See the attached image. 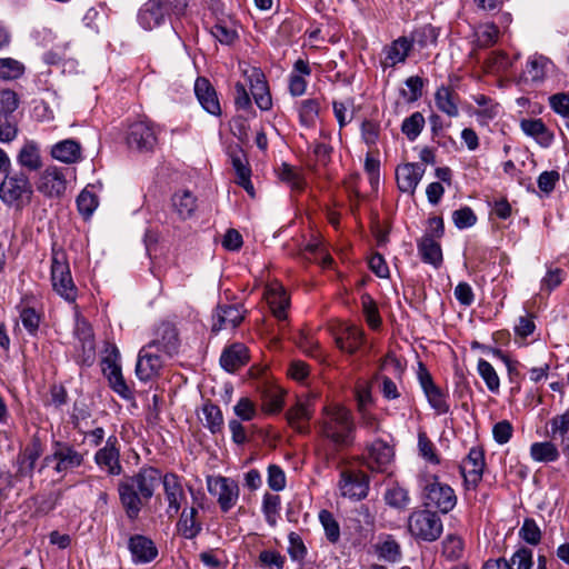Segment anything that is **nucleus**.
<instances>
[{
  "instance_id": "f257e3e1",
  "label": "nucleus",
  "mask_w": 569,
  "mask_h": 569,
  "mask_svg": "<svg viewBox=\"0 0 569 569\" xmlns=\"http://www.w3.org/2000/svg\"><path fill=\"white\" fill-rule=\"evenodd\" d=\"M162 485L164 499L168 502L166 513L169 518L176 516L187 497L182 478L174 472H166L153 466L144 465L136 473L124 476L117 485L120 505L127 519L134 522L141 510L154 496L156 489Z\"/></svg>"
},
{
  "instance_id": "f03ea898",
  "label": "nucleus",
  "mask_w": 569,
  "mask_h": 569,
  "mask_svg": "<svg viewBox=\"0 0 569 569\" xmlns=\"http://www.w3.org/2000/svg\"><path fill=\"white\" fill-rule=\"evenodd\" d=\"M320 438L319 453L327 465L338 460L339 455L353 446L357 426L352 412L342 405L331 403L322 408L317 425Z\"/></svg>"
},
{
  "instance_id": "7ed1b4c3",
  "label": "nucleus",
  "mask_w": 569,
  "mask_h": 569,
  "mask_svg": "<svg viewBox=\"0 0 569 569\" xmlns=\"http://www.w3.org/2000/svg\"><path fill=\"white\" fill-rule=\"evenodd\" d=\"M50 278L57 295L68 302H76L78 289L71 276L68 254L57 242L51 246Z\"/></svg>"
},
{
  "instance_id": "20e7f679",
  "label": "nucleus",
  "mask_w": 569,
  "mask_h": 569,
  "mask_svg": "<svg viewBox=\"0 0 569 569\" xmlns=\"http://www.w3.org/2000/svg\"><path fill=\"white\" fill-rule=\"evenodd\" d=\"M33 197V186L23 170L7 172L0 183V200L16 210L29 206Z\"/></svg>"
},
{
  "instance_id": "39448f33",
  "label": "nucleus",
  "mask_w": 569,
  "mask_h": 569,
  "mask_svg": "<svg viewBox=\"0 0 569 569\" xmlns=\"http://www.w3.org/2000/svg\"><path fill=\"white\" fill-rule=\"evenodd\" d=\"M86 453L80 452L68 441L52 440L51 453L43 457L39 472L52 466L56 473L66 476L84 463Z\"/></svg>"
},
{
  "instance_id": "423d86ee",
  "label": "nucleus",
  "mask_w": 569,
  "mask_h": 569,
  "mask_svg": "<svg viewBox=\"0 0 569 569\" xmlns=\"http://www.w3.org/2000/svg\"><path fill=\"white\" fill-rule=\"evenodd\" d=\"M407 528L417 541L433 542L443 531V523L438 512L428 508L413 510L407 521Z\"/></svg>"
},
{
  "instance_id": "0eeeda50",
  "label": "nucleus",
  "mask_w": 569,
  "mask_h": 569,
  "mask_svg": "<svg viewBox=\"0 0 569 569\" xmlns=\"http://www.w3.org/2000/svg\"><path fill=\"white\" fill-rule=\"evenodd\" d=\"M422 497L428 509L436 508L443 515L450 512L457 505L455 490L449 485L440 482L437 476L427 480Z\"/></svg>"
},
{
  "instance_id": "6e6552de",
  "label": "nucleus",
  "mask_w": 569,
  "mask_h": 569,
  "mask_svg": "<svg viewBox=\"0 0 569 569\" xmlns=\"http://www.w3.org/2000/svg\"><path fill=\"white\" fill-rule=\"evenodd\" d=\"M207 489L211 496L217 497V502L222 512L231 510L239 499V486L232 478L208 476Z\"/></svg>"
},
{
  "instance_id": "1a4fd4ad",
  "label": "nucleus",
  "mask_w": 569,
  "mask_h": 569,
  "mask_svg": "<svg viewBox=\"0 0 569 569\" xmlns=\"http://www.w3.org/2000/svg\"><path fill=\"white\" fill-rule=\"evenodd\" d=\"M120 441L116 435H110L102 447L93 455V461L97 467L108 476H120L123 467L120 460Z\"/></svg>"
},
{
  "instance_id": "9d476101",
  "label": "nucleus",
  "mask_w": 569,
  "mask_h": 569,
  "mask_svg": "<svg viewBox=\"0 0 569 569\" xmlns=\"http://www.w3.org/2000/svg\"><path fill=\"white\" fill-rule=\"evenodd\" d=\"M68 168L48 166L39 176L37 190L49 199L61 198L67 190Z\"/></svg>"
},
{
  "instance_id": "9b49d317",
  "label": "nucleus",
  "mask_w": 569,
  "mask_h": 569,
  "mask_svg": "<svg viewBox=\"0 0 569 569\" xmlns=\"http://www.w3.org/2000/svg\"><path fill=\"white\" fill-rule=\"evenodd\" d=\"M164 357L167 356L154 349V343L143 346L138 353L136 365L138 379L147 382L159 376L164 363Z\"/></svg>"
},
{
  "instance_id": "f8f14e48",
  "label": "nucleus",
  "mask_w": 569,
  "mask_h": 569,
  "mask_svg": "<svg viewBox=\"0 0 569 569\" xmlns=\"http://www.w3.org/2000/svg\"><path fill=\"white\" fill-rule=\"evenodd\" d=\"M43 453V443L38 435H33L30 442L21 449L16 457L17 471L14 477L32 478L36 463Z\"/></svg>"
},
{
  "instance_id": "ddd939ff",
  "label": "nucleus",
  "mask_w": 569,
  "mask_h": 569,
  "mask_svg": "<svg viewBox=\"0 0 569 569\" xmlns=\"http://www.w3.org/2000/svg\"><path fill=\"white\" fill-rule=\"evenodd\" d=\"M243 76L248 79L250 90L257 107L262 111L272 108V98L269 90L268 81L260 68L247 66L242 69Z\"/></svg>"
},
{
  "instance_id": "4468645a",
  "label": "nucleus",
  "mask_w": 569,
  "mask_h": 569,
  "mask_svg": "<svg viewBox=\"0 0 569 569\" xmlns=\"http://www.w3.org/2000/svg\"><path fill=\"white\" fill-rule=\"evenodd\" d=\"M127 144L139 152L153 151L157 144L154 128L147 121H137L129 126L127 131Z\"/></svg>"
},
{
  "instance_id": "2eb2a0df",
  "label": "nucleus",
  "mask_w": 569,
  "mask_h": 569,
  "mask_svg": "<svg viewBox=\"0 0 569 569\" xmlns=\"http://www.w3.org/2000/svg\"><path fill=\"white\" fill-rule=\"evenodd\" d=\"M339 489L343 497L362 500L368 496L369 477L359 470H343L340 473Z\"/></svg>"
},
{
  "instance_id": "dca6fc26",
  "label": "nucleus",
  "mask_w": 569,
  "mask_h": 569,
  "mask_svg": "<svg viewBox=\"0 0 569 569\" xmlns=\"http://www.w3.org/2000/svg\"><path fill=\"white\" fill-rule=\"evenodd\" d=\"M553 62L546 56L535 53L526 62V67L519 76V82L523 84H541L553 70Z\"/></svg>"
},
{
  "instance_id": "f3484780",
  "label": "nucleus",
  "mask_w": 569,
  "mask_h": 569,
  "mask_svg": "<svg viewBox=\"0 0 569 569\" xmlns=\"http://www.w3.org/2000/svg\"><path fill=\"white\" fill-rule=\"evenodd\" d=\"M228 156L237 176L236 183L242 187L249 196L254 197L251 169L243 149L239 144L230 146L228 148Z\"/></svg>"
},
{
  "instance_id": "a211bd4d",
  "label": "nucleus",
  "mask_w": 569,
  "mask_h": 569,
  "mask_svg": "<svg viewBox=\"0 0 569 569\" xmlns=\"http://www.w3.org/2000/svg\"><path fill=\"white\" fill-rule=\"evenodd\" d=\"M466 463L470 465L471 469L466 470V467H460L465 487L467 489L476 490L482 480V475L486 467L485 450L479 446L470 448L466 458Z\"/></svg>"
},
{
  "instance_id": "6ab92c4d",
  "label": "nucleus",
  "mask_w": 569,
  "mask_h": 569,
  "mask_svg": "<svg viewBox=\"0 0 569 569\" xmlns=\"http://www.w3.org/2000/svg\"><path fill=\"white\" fill-rule=\"evenodd\" d=\"M128 549L132 561L137 565L149 563L158 557V548L153 540L144 535H133L129 538Z\"/></svg>"
},
{
  "instance_id": "aec40b11",
  "label": "nucleus",
  "mask_w": 569,
  "mask_h": 569,
  "mask_svg": "<svg viewBox=\"0 0 569 569\" xmlns=\"http://www.w3.org/2000/svg\"><path fill=\"white\" fill-rule=\"evenodd\" d=\"M154 349L171 358L178 352L180 340L176 326L169 321L161 322L156 330Z\"/></svg>"
},
{
  "instance_id": "412c9836",
  "label": "nucleus",
  "mask_w": 569,
  "mask_h": 569,
  "mask_svg": "<svg viewBox=\"0 0 569 569\" xmlns=\"http://www.w3.org/2000/svg\"><path fill=\"white\" fill-rule=\"evenodd\" d=\"M243 320V313L238 305H219L212 316V331L234 329Z\"/></svg>"
},
{
  "instance_id": "4be33fe9",
  "label": "nucleus",
  "mask_w": 569,
  "mask_h": 569,
  "mask_svg": "<svg viewBox=\"0 0 569 569\" xmlns=\"http://www.w3.org/2000/svg\"><path fill=\"white\" fill-rule=\"evenodd\" d=\"M425 169L419 163H405L396 169V180L401 192L413 194Z\"/></svg>"
},
{
  "instance_id": "5701e85b",
  "label": "nucleus",
  "mask_w": 569,
  "mask_h": 569,
  "mask_svg": "<svg viewBox=\"0 0 569 569\" xmlns=\"http://www.w3.org/2000/svg\"><path fill=\"white\" fill-rule=\"evenodd\" d=\"M194 93L201 107L212 116L221 114V106L216 89L207 78L199 77L194 82Z\"/></svg>"
},
{
  "instance_id": "b1692460",
  "label": "nucleus",
  "mask_w": 569,
  "mask_h": 569,
  "mask_svg": "<svg viewBox=\"0 0 569 569\" xmlns=\"http://www.w3.org/2000/svg\"><path fill=\"white\" fill-rule=\"evenodd\" d=\"M168 13L167 6L160 0H148L138 13V21L146 30H152L164 22Z\"/></svg>"
},
{
  "instance_id": "393cba45",
  "label": "nucleus",
  "mask_w": 569,
  "mask_h": 569,
  "mask_svg": "<svg viewBox=\"0 0 569 569\" xmlns=\"http://www.w3.org/2000/svg\"><path fill=\"white\" fill-rule=\"evenodd\" d=\"M171 208L178 218L184 221L194 216L198 209V199L188 189L178 190L171 196Z\"/></svg>"
},
{
  "instance_id": "a878e982",
  "label": "nucleus",
  "mask_w": 569,
  "mask_h": 569,
  "mask_svg": "<svg viewBox=\"0 0 569 569\" xmlns=\"http://www.w3.org/2000/svg\"><path fill=\"white\" fill-rule=\"evenodd\" d=\"M258 392L264 412L278 413L282 410L284 391L280 387L264 382L258 388Z\"/></svg>"
},
{
  "instance_id": "bb28decb",
  "label": "nucleus",
  "mask_w": 569,
  "mask_h": 569,
  "mask_svg": "<svg viewBox=\"0 0 569 569\" xmlns=\"http://www.w3.org/2000/svg\"><path fill=\"white\" fill-rule=\"evenodd\" d=\"M459 94L449 86L442 84L435 92L437 109L449 118H457L459 116Z\"/></svg>"
},
{
  "instance_id": "cd10ccee",
  "label": "nucleus",
  "mask_w": 569,
  "mask_h": 569,
  "mask_svg": "<svg viewBox=\"0 0 569 569\" xmlns=\"http://www.w3.org/2000/svg\"><path fill=\"white\" fill-rule=\"evenodd\" d=\"M411 50L412 41H409L408 37H399L383 48L385 61L382 64L385 67H395L398 63H403Z\"/></svg>"
},
{
  "instance_id": "c85d7f7f",
  "label": "nucleus",
  "mask_w": 569,
  "mask_h": 569,
  "mask_svg": "<svg viewBox=\"0 0 569 569\" xmlns=\"http://www.w3.org/2000/svg\"><path fill=\"white\" fill-rule=\"evenodd\" d=\"M311 74L309 62L298 59L293 63V68L288 79V90L292 97H301L306 93L308 82L305 77Z\"/></svg>"
},
{
  "instance_id": "c756f323",
  "label": "nucleus",
  "mask_w": 569,
  "mask_h": 569,
  "mask_svg": "<svg viewBox=\"0 0 569 569\" xmlns=\"http://www.w3.org/2000/svg\"><path fill=\"white\" fill-rule=\"evenodd\" d=\"M178 533L188 540H193L202 531V522L198 519V509H183L176 525Z\"/></svg>"
},
{
  "instance_id": "7c9ffc66",
  "label": "nucleus",
  "mask_w": 569,
  "mask_h": 569,
  "mask_svg": "<svg viewBox=\"0 0 569 569\" xmlns=\"http://www.w3.org/2000/svg\"><path fill=\"white\" fill-rule=\"evenodd\" d=\"M366 336L357 326H347L336 338L337 347L349 355H355L363 346Z\"/></svg>"
},
{
  "instance_id": "2f4dec72",
  "label": "nucleus",
  "mask_w": 569,
  "mask_h": 569,
  "mask_svg": "<svg viewBox=\"0 0 569 569\" xmlns=\"http://www.w3.org/2000/svg\"><path fill=\"white\" fill-rule=\"evenodd\" d=\"M417 249L425 263L431 264L435 268H439L442 264L443 257L441 246L431 234H423L417 241Z\"/></svg>"
},
{
  "instance_id": "473e14b6",
  "label": "nucleus",
  "mask_w": 569,
  "mask_h": 569,
  "mask_svg": "<svg viewBox=\"0 0 569 569\" xmlns=\"http://www.w3.org/2000/svg\"><path fill=\"white\" fill-rule=\"evenodd\" d=\"M266 299L273 316L280 321L286 320L289 298L284 288L279 283L270 284L266 290Z\"/></svg>"
},
{
  "instance_id": "72a5a7b5",
  "label": "nucleus",
  "mask_w": 569,
  "mask_h": 569,
  "mask_svg": "<svg viewBox=\"0 0 569 569\" xmlns=\"http://www.w3.org/2000/svg\"><path fill=\"white\" fill-rule=\"evenodd\" d=\"M17 162L30 172L39 171L42 168V158L38 143L33 140L26 141L17 154Z\"/></svg>"
},
{
  "instance_id": "f704fd0d",
  "label": "nucleus",
  "mask_w": 569,
  "mask_h": 569,
  "mask_svg": "<svg viewBox=\"0 0 569 569\" xmlns=\"http://www.w3.org/2000/svg\"><path fill=\"white\" fill-rule=\"evenodd\" d=\"M50 154L60 162L76 163L81 159V146L73 139H64L51 147Z\"/></svg>"
},
{
  "instance_id": "c9c22d12",
  "label": "nucleus",
  "mask_w": 569,
  "mask_h": 569,
  "mask_svg": "<svg viewBox=\"0 0 569 569\" xmlns=\"http://www.w3.org/2000/svg\"><path fill=\"white\" fill-rule=\"evenodd\" d=\"M248 358L247 347L242 343H233L223 350L220 365L224 370L234 372L247 363Z\"/></svg>"
},
{
  "instance_id": "e433bc0d",
  "label": "nucleus",
  "mask_w": 569,
  "mask_h": 569,
  "mask_svg": "<svg viewBox=\"0 0 569 569\" xmlns=\"http://www.w3.org/2000/svg\"><path fill=\"white\" fill-rule=\"evenodd\" d=\"M520 127L527 136L532 137L543 148H548L553 141V133L541 119H522Z\"/></svg>"
},
{
  "instance_id": "4c0bfd02",
  "label": "nucleus",
  "mask_w": 569,
  "mask_h": 569,
  "mask_svg": "<svg viewBox=\"0 0 569 569\" xmlns=\"http://www.w3.org/2000/svg\"><path fill=\"white\" fill-rule=\"evenodd\" d=\"M313 413V409L309 401H298L287 413L288 423L295 428L299 433L308 432L309 428L302 422H308Z\"/></svg>"
},
{
  "instance_id": "58836bf2",
  "label": "nucleus",
  "mask_w": 569,
  "mask_h": 569,
  "mask_svg": "<svg viewBox=\"0 0 569 569\" xmlns=\"http://www.w3.org/2000/svg\"><path fill=\"white\" fill-rule=\"evenodd\" d=\"M530 457L540 463H551L560 458V450L552 441H537L530 446Z\"/></svg>"
},
{
  "instance_id": "ea45409f",
  "label": "nucleus",
  "mask_w": 569,
  "mask_h": 569,
  "mask_svg": "<svg viewBox=\"0 0 569 569\" xmlns=\"http://www.w3.org/2000/svg\"><path fill=\"white\" fill-rule=\"evenodd\" d=\"M408 38L409 41H412V46L417 44L420 49H425L437 44L439 38V29L430 23L423 24L419 28H416Z\"/></svg>"
},
{
  "instance_id": "a19ab883",
  "label": "nucleus",
  "mask_w": 569,
  "mask_h": 569,
  "mask_svg": "<svg viewBox=\"0 0 569 569\" xmlns=\"http://www.w3.org/2000/svg\"><path fill=\"white\" fill-rule=\"evenodd\" d=\"M549 426L548 432L552 439H559L560 445L569 441V408L565 412L553 416L549 420Z\"/></svg>"
},
{
  "instance_id": "79ce46f5",
  "label": "nucleus",
  "mask_w": 569,
  "mask_h": 569,
  "mask_svg": "<svg viewBox=\"0 0 569 569\" xmlns=\"http://www.w3.org/2000/svg\"><path fill=\"white\" fill-rule=\"evenodd\" d=\"M202 413L206 419V428L210 430L211 433H219L223 429L224 420L223 415L219 406L212 403L211 401H207L202 406Z\"/></svg>"
},
{
  "instance_id": "37998d69",
  "label": "nucleus",
  "mask_w": 569,
  "mask_h": 569,
  "mask_svg": "<svg viewBox=\"0 0 569 569\" xmlns=\"http://www.w3.org/2000/svg\"><path fill=\"white\" fill-rule=\"evenodd\" d=\"M477 371L486 383L488 390L498 395L500 391V378L493 366L489 361L480 358L477 363Z\"/></svg>"
},
{
  "instance_id": "c03bdc74",
  "label": "nucleus",
  "mask_w": 569,
  "mask_h": 569,
  "mask_svg": "<svg viewBox=\"0 0 569 569\" xmlns=\"http://www.w3.org/2000/svg\"><path fill=\"white\" fill-rule=\"evenodd\" d=\"M369 458L372 459L379 468L387 466L392 457V448L383 440L377 439L367 447Z\"/></svg>"
},
{
  "instance_id": "a18cd8bd",
  "label": "nucleus",
  "mask_w": 569,
  "mask_h": 569,
  "mask_svg": "<svg viewBox=\"0 0 569 569\" xmlns=\"http://www.w3.org/2000/svg\"><path fill=\"white\" fill-rule=\"evenodd\" d=\"M320 102L316 98L305 99L299 102L298 112L300 123L305 127H312L319 116Z\"/></svg>"
},
{
  "instance_id": "49530a36",
  "label": "nucleus",
  "mask_w": 569,
  "mask_h": 569,
  "mask_svg": "<svg viewBox=\"0 0 569 569\" xmlns=\"http://www.w3.org/2000/svg\"><path fill=\"white\" fill-rule=\"evenodd\" d=\"M279 179L287 183L292 190L301 191L305 188V179L293 166L283 162L277 170Z\"/></svg>"
},
{
  "instance_id": "de8ad7c7",
  "label": "nucleus",
  "mask_w": 569,
  "mask_h": 569,
  "mask_svg": "<svg viewBox=\"0 0 569 569\" xmlns=\"http://www.w3.org/2000/svg\"><path fill=\"white\" fill-rule=\"evenodd\" d=\"M423 393L428 400V403L436 411L437 415H446L449 412V396L440 387L436 386Z\"/></svg>"
},
{
  "instance_id": "09e8293b",
  "label": "nucleus",
  "mask_w": 569,
  "mask_h": 569,
  "mask_svg": "<svg viewBox=\"0 0 569 569\" xmlns=\"http://www.w3.org/2000/svg\"><path fill=\"white\" fill-rule=\"evenodd\" d=\"M425 117L421 112L416 111L407 117L401 124V132L409 141H415L425 128Z\"/></svg>"
},
{
  "instance_id": "8fccbe9b",
  "label": "nucleus",
  "mask_w": 569,
  "mask_h": 569,
  "mask_svg": "<svg viewBox=\"0 0 569 569\" xmlns=\"http://www.w3.org/2000/svg\"><path fill=\"white\" fill-rule=\"evenodd\" d=\"M26 67L19 60L13 58H0V79L12 81L24 74Z\"/></svg>"
},
{
  "instance_id": "3c124183",
  "label": "nucleus",
  "mask_w": 569,
  "mask_h": 569,
  "mask_svg": "<svg viewBox=\"0 0 569 569\" xmlns=\"http://www.w3.org/2000/svg\"><path fill=\"white\" fill-rule=\"evenodd\" d=\"M104 377L108 379L110 388L122 399L130 400L133 398V392L127 385L121 368H113V371H109V373H107Z\"/></svg>"
},
{
  "instance_id": "603ef678",
  "label": "nucleus",
  "mask_w": 569,
  "mask_h": 569,
  "mask_svg": "<svg viewBox=\"0 0 569 569\" xmlns=\"http://www.w3.org/2000/svg\"><path fill=\"white\" fill-rule=\"evenodd\" d=\"M280 497L278 495H271L266 492L262 499V512L266 521L269 526L274 527L277 525V518L280 511Z\"/></svg>"
},
{
  "instance_id": "864d4df0",
  "label": "nucleus",
  "mask_w": 569,
  "mask_h": 569,
  "mask_svg": "<svg viewBox=\"0 0 569 569\" xmlns=\"http://www.w3.org/2000/svg\"><path fill=\"white\" fill-rule=\"evenodd\" d=\"M519 538L531 546L540 543L542 532L533 518H526L519 529Z\"/></svg>"
},
{
  "instance_id": "5fc2aeb1",
  "label": "nucleus",
  "mask_w": 569,
  "mask_h": 569,
  "mask_svg": "<svg viewBox=\"0 0 569 569\" xmlns=\"http://www.w3.org/2000/svg\"><path fill=\"white\" fill-rule=\"evenodd\" d=\"M76 202L79 213L84 219H89L99 204L98 197L87 188L79 193Z\"/></svg>"
},
{
  "instance_id": "6e6d98bb",
  "label": "nucleus",
  "mask_w": 569,
  "mask_h": 569,
  "mask_svg": "<svg viewBox=\"0 0 569 569\" xmlns=\"http://www.w3.org/2000/svg\"><path fill=\"white\" fill-rule=\"evenodd\" d=\"M319 520L325 529L327 540L337 543L340 539V526L333 515L323 509L319 512Z\"/></svg>"
},
{
  "instance_id": "4d7b16f0",
  "label": "nucleus",
  "mask_w": 569,
  "mask_h": 569,
  "mask_svg": "<svg viewBox=\"0 0 569 569\" xmlns=\"http://www.w3.org/2000/svg\"><path fill=\"white\" fill-rule=\"evenodd\" d=\"M499 37V29L496 24L489 23L481 27L476 32V46L480 49L492 47Z\"/></svg>"
},
{
  "instance_id": "13d9d810",
  "label": "nucleus",
  "mask_w": 569,
  "mask_h": 569,
  "mask_svg": "<svg viewBox=\"0 0 569 569\" xmlns=\"http://www.w3.org/2000/svg\"><path fill=\"white\" fill-rule=\"evenodd\" d=\"M20 320L23 328L30 336L36 337L38 335L39 326L41 322V315L37 312L34 308H22L20 311Z\"/></svg>"
},
{
  "instance_id": "bf43d9fd",
  "label": "nucleus",
  "mask_w": 569,
  "mask_h": 569,
  "mask_svg": "<svg viewBox=\"0 0 569 569\" xmlns=\"http://www.w3.org/2000/svg\"><path fill=\"white\" fill-rule=\"evenodd\" d=\"M362 311L370 328L377 329L381 326V317L375 300L365 295L361 297Z\"/></svg>"
},
{
  "instance_id": "052dcab7",
  "label": "nucleus",
  "mask_w": 569,
  "mask_h": 569,
  "mask_svg": "<svg viewBox=\"0 0 569 569\" xmlns=\"http://www.w3.org/2000/svg\"><path fill=\"white\" fill-rule=\"evenodd\" d=\"M385 500L386 503L392 508L405 509L410 501V497L406 489L401 487H393L386 491Z\"/></svg>"
},
{
  "instance_id": "680f3d73",
  "label": "nucleus",
  "mask_w": 569,
  "mask_h": 569,
  "mask_svg": "<svg viewBox=\"0 0 569 569\" xmlns=\"http://www.w3.org/2000/svg\"><path fill=\"white\" fill-rule=\"evenodd\" d=\"M378 553L380 558L389 562H397L401 559L400 545L391 537L378 546Z\"/></svg>"
},
{
  "instance_id": "e2e57ef3",
  "label": "nucleus",
  "mask_w": 569,
  "mask_h": 569,
  "mask_svg": "<svg viewBox=\"0 0 569 569\" xmlns=\"http://www.w3.org/2000/svg\"><path fill=\"white\" fill-rule=\"evenodd\" d=\"M406 86L409 92L405 89L400 91V94L407 100V102H416L422 97V89L425 81L419 76H411L406 80Z\"/></svg>"
},
{
  "instance_id": "0e129e2a",
  "label": "nucleus",
  "mask_w": 569,
  "mask_h": 569,
  "mask_svg": "<svg viewBox=\"0 0 569 569\" xmlns=\"http://www.w3.org/2000/svg\"><path fill=\"white\" fill-rule=\"evenodd\" d=\"M508 561L512 568L516 566V569H531L533 566V551L526 546H520Z\"/></svg>"
},
{
  "instance_id": "69168bd1",
  "label": "nucleus",
  "mask_w": 569,
  "mask_h": 569,
  "mask_svg": "<svg viewBox=\"0 0 569 569\" xmlns=\"http://www.w3.org/2000/svg\"><path fill=\"white\" fill-rule=\"evenodd\" d=\"M19 107V97L11 89L0 90V114L13 117Z\"/></svg>"
},
{
  "instance_id": "338daca9",
  "label": "nucleus",
  "mask_w": 569,
  "mask_h": 569,
  "mask_svg": "<svg viewBox=\"0 0 569 569\" xmlns=\"http://www.w3.org/2000/svg\"><path fill=\"white\" fill-rule=\"evenodd\" d=\"M288 553L290 558L293 561L302 562L307 556V547L305 546L302 538L297 532L291 531L288 535Z\"/></svg>"
},
{
  "instance_id": "774afa93",
  "label": "nucleus",
  "mask_w": 569,
  "mask_h": 569,
  "mask_svg": "<svg viewBox=\"0 0 569 569\" xmlns=\"http://www.w3.org/2000/svg\"><path fill=\"white\" fill-rule=\"evenodd\" d=\"M259 562L266 569H283L286 557L277 550H262L259 553Z\"/></svg>"
}]
</instances>
